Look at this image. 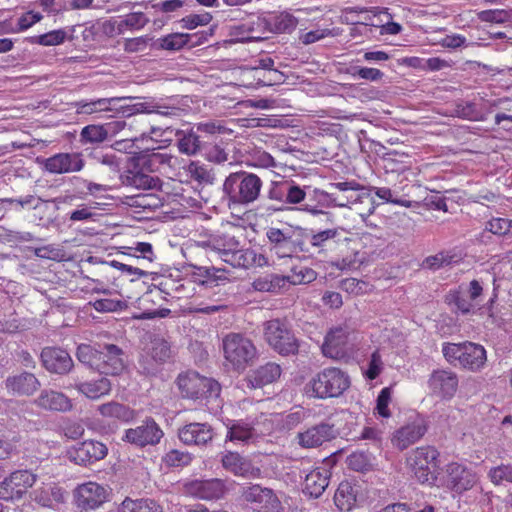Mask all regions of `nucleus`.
<instances>
[{
	"label": "nucleus",
	"instance_id": "obj_1",
	"mask_svg": "<svg viewBox=\"0 0 512 512\" xmlns=\"http://www.w3.org/2000/svg\"><path fill=\"white\" fill-rule=\"evenodd\" d=\"M350 386V378L339 368L329 367L317 373L306 384L308 396L326 399L342 395Z\"/></svg>",
	"mask_w": 512,
	"mask_h": 512
},
{
	"label": "nucleus",
	"instance_id": "obj_2",
	"mask_svg": "<svg viewBox=\"0 0 512 512\" xmlns=\"http://www.w3.org/2000/svg\"><path fill=\"white\" fill-rule=\"evenodd\" d=\"M439 453L431 446H421L411 451L406 458V465L411 475L423 485L432 486L437 477Z\"/></svg>",
	"mask_w": 512,
	"mask_h": 512
},
{
	"label": "nucleus",
	"instance_id": "obj_3",
	"mask_svg": "<svg viewBox=\"0 0 512 512\" xmlns=\"http://www.w3.org/2000/svg\"><path fill=\"white\" fill-rule=\"evenodd\" d=\"M262 187L260 178L251 173L236 172L230 174L224 181L223 191L231 201L247 204L254 202Z\"/></svg>",
	"mask_w": 512,
	"mask_h": 512
},
{
	"label": "nucleus",
	"instance_id": "obj_4",
	"mask_svg": "<svg viewBox=\"0 0 512 512\" xmlns=\"http://www.w3.org/2000/svg\"><path fill=\"white\" fill-rule=\"evenodd\" d=\"M226 362L235 370H244L256 355L252 341L241 334L231 333L223 339Z\"/></svg>",
	"mask_w": 512,
	"mask_h": 512
},
{
	"label": "nucleus",
	"instance_id": "obj_5",
	"mask_svg": "<svg viewBox=\"0 0 512 512\" xmlns=\"http://www.w3.org/2000/svg\"><path fill=\"white\" fill-rule=\"evenodd\" d=\"M177 386L182 396L190 399L218 397L220 393L218 382L193 371L180 374Z\"/></svg>",
	"mask_w": 512,
	"mask_h": 512
},
{
	"label": "nucleus",
	"instance_id": "obj_6",
	"mask_svg": "<svg viewBox=\"0 0 512 512\" xmlns=\"http://www.w3.org/2000/svg\"><path fill=\"white\" fill-rule=\"evenodd\" d=\"M111 489L108 485L88 481L79 484L73 491L75 505L84 511L96 510L109 500Z\"/></svg>",
	"mask_w": 512,
	"mask_h": 512
},
{
	"label": "nucleus",
	"instance_id": "obj_7",
	"mask_svg": "<svg viewBox=\"0 0 512 512\" xmlns=\"http://www.w3.org/2000/svg\"><path fill=\"white\" fill-rule=\"evenodd\" d=\"M479 475L472 469L457 462H451L445 467L444 486L453 495H462L479 484Z\"/></svg>",
	"mask_w": 512,
	"mask_h": 512
},
{
	"label": "nucleus",
	"instance_id": "obj_8",
	"mask_svg": "<svg viewBox=\"0 0 512 512\" xmlns=\"http://www.w3.org/2000/svg\"><path fill=\"white\" fill-rule=\"evenodd\" d=\"M241 496L253 505L254 512H284L279 496L270 488L253 484L244 487Z\"/></svg>",
	"mask_w": 512,
	"mask_h": 512
},
{
	"label": "nucleus",
	"instance_id": "obj_9",
	"mask_svg": "<svg viewBox=\"0 0 512 512\" xmlns=\"http://www.w3.org/2000/svg\"><path fill=\"white\" fill-rule=\"evenodd\" d=\"M264 335L268 344L280 354H293L298 349L294 335L279 320L268 321L265 324Z\"/></svg>",
	"mask_w": 512,
	"mask_h": 512
},
{
	"label": "nucleus",
	"instance_id": "obj_10",
	"mask_svg": "<svg viewBox=\"0 0 512 512\" xmlns=\"http://www.w3.org/2000/svg\"><path fill=\"white\" fill-rule=\"evenodd\" d=\"M163 435L159 425L153 419H147L142 425L127 429L122 439L138 447H145L158 444Z\"/></svg>",
	"mask_w": 512,
	"mask_h": 512
},
{
	"label": "nucleus",
	"instance_id": "obj_11",
	"mask_svg": "<svg viewBox=\"0 0 512 512\" xmlns=\"http://www.w3.org/2000/svg\"><path fill=\"white\" fill-rule=\"evenodd\" d=\"M483 287L477 280H472L468 284H462L458 289L450 291L447 300L454 304L458 310L463 313L470 312L482 295Z\"/></svg>",
	"mask_w": 512,
	"mask_h": 512
},
{
	"label": "nucleus",
	"instance_id": "obj_12",
	"mask_svg": "<svg viewBox=\"0 0 512 512\" xmlns=\"http://www.w3.org/2000/svg\"><path fill=\"white\" fill-rule=\"evenodd\" d=\"M428 388L436 397L444 400L451 399L458 388V377L450 370H434L429 376Z\"/></svg>",
	"mask_w": 512,
	"mask_h": 512
},
{
	"label": "nucleus",
	"instance_id": "obj_13",
	"mask_svg": "<svg viewBox=\"0 0 512 512\" xmlns=\"http://www.w3.org/2000/svg\"><path fill=\"white\" fill-rule=\"evenodd\" d=\"M44 169L51 174H65L81 171L84 161L77 153H58L44 160Z\"/></svg>",
	"mask_w": 512,
	"mask_h": 512
},
{
	"label": "nucleus",
	"instance_id": "obj_14",
	"mask_svg": "<svg viewBox=\"0 0 512 512\" xmlns=\"http://www.w3.org/2000/svg\"><path fill=\"white\" fill-rule=\"evenodd\" d=\"M41 360L47 371L59 375L69 373L74 366L69 353L56 347L44 348L41 352Z\"/></svg>",
	"mask_w": 512,
	"mask_h": 512
},
{
	"label": "nucleus",
	"instance_id": "obj_15",
	"mask_svg": "<svg viewBox=\"0 0 512 512\" xmlns=\"http://www.w3.org/2000/svg\"><path fill=\"white\" fill-rule=\"evenodd\" d=\"M239 231V228L233 227L231 232L212 235L206 241H202L200 245L217 252L220 258L226 262V259L240 246L239 237L235 233Z\"/></svg>",
	"mask_w": 512,
	"mask_h": 512
},
{
	"label": "nucleus",
	"instance_id": "obj_16",
	"mask_svg": "<svg viewBox=\"0 0 512 512\" xmlns=\"http://www.w3.org/2000/svg\"><path fill=\"white\" fill-rule=\"evenodd\" d=\"M221 462L225 470L238 477L255 479L261 475L259 467H256L250 459L236 452H226L222 456Z\"/></svg>",
	"mask_w": 512,
	"mask_h": 512
},
{
	"label": "nucleus",
	"instance_id": "obj_17",
	"mask_svg": "<svg viewBox=\"0 0 512 512\" xmlns=\"http://www.w3.org/2000/svg\"><path fill=\"white\" fill-rule=\"evenodd\" d=\"M124 367L123 351L118 346L106 344L101 347L96 371L105 375H118Z\"/></svg>",
	"mask_w": 512,
	"mask_h": 512
},
{
	"label": "nucleus",
	"instance_id": "obj_18",
	"mask_svg": "<svg viewBox=\"0 0 512 512\" xmlns=\"http://www.w3.org/2000/svg\"><path fill=\"white\" fill-rule=\"evenodd\" d=\"M336 437L333 425L320 423L297 434L298 444L302 448H316Z\"/></svg>",
	"mask_w": 512,
	"mask_h": 512
},
{
	"label": "nucleus",
	"instance_id": "obj_19",
	"mask_svg": "<svg viewBox=\"0 0 512 512\" xmlns=\"http://www.w3.org/2000/svg\"><path fill=\"white\" fill-rule=\"evenodd\" d=\"M34 404L45 411L51 412H69L73 409L72 400L63 392L53 389L41 390Z\"/></svg>",
	"mask_w": 512,
	"mask_h": 512
},
{
	"label": "nucleus",
	"instance_id": "obj_20",
	"mask_svg": "<svg viewBox=\"0 0 512 512\" xmlns=\"http://www.w3.org/2000/svg\"><path fill=\"white\" fill-rule=\"evenodd\" d=\"M107 451L105 444L94 440H86L70 451V457L75 463L86 465L103 459L107 455Z\"/></svg>",
	"mask_w": 512,
	"mask_h": 512
},
{
	"label": "nucleus",
	"instance_id": "obj_21",
	"mask_svg": "<svg viewBox=\"0 0 512 512\" xmlns=\"http://www.w3.org/2000/svg\"><path fill=\"white\" fill-rule=\"evenodd\" d=\"M186 491L202 500H214L223 497L226 488L220 479L194 480L186 485Z\"/></svg>",
	"mask_w": 512,
	"mask_h": 512
},
{
	"label": "nucleus",
	"instance_id": "obj_22",
	"mask_svg": "<svg viewBox=\"0 0 512 512\" xmlns=\"http://www.w3.org/2000/svg\"><path fill=\"white\" fill-rule=\"evenodd\" d=\"M178 437L186 445H205L213 439V430L206 423H190L179 429Z\"/></svg>",
	"mask_w": 512,
	"mask_h": 512
},
{
	"label": "nucleus",
	"instance_id": "obj_23",
	"mask_svg": "<svg viewBox=\"0 0 512 512\" xmlns=\"http://www.w3.org/2000/svg\"><path fill=\"white\" fill-rule=\"evenodd\" d=\"M331 473L326 466H318L310 470L304 479L303 491L311 497L318 498L329 484Z\"/></svg>",
	"mask_w": 512,
	"mask_h": 512
},
{
	"label": "nucleus",
	"instance_id": "obj_24",
	"mask_svg": "<svg viewBox=\"0 0 512 512\" xmlns=\"http://www.w3.org/2000/svg\"><path fill=\"white\" fill-rule=\"evenodd\" d=\"M6 389L13 395H31L40 386L36 376L29 372H21L9 376L5 381Z\"/></svg>",
	"mask_w": 512,
	"mask_h": 512
},
{
	"label": "nucleus",
	"instance_id": "obj_25",
	"mask_svg": "<svg viewBox=\"0 0 512 512\" xmlns=\"http://www.w3.org/2000/svg\"><path fill=\"white\" fill-rule=\"evenodd\" d=\"M426 428L422 421H414L398 429L392 438V443L397 448L404 450L417 442L424 434Z\"/></svg>",
	"mask_w": 512,
	"mask_h": 512
},
{
	"label": "nucleus",
	"instance_id": "obj_26",
	"mask_svg": "<svg viewBox=\"0 0 512 512\" xmlns=\"http://www.w3.org/2000/svg\"><path fill=\"white\" fill-rule=\"evenodd\" d=\"M226 263L236 268H250L253 266H266L268 265V260L262 253H258L253 249H242L239 246L233 254L226 259Z\"/></svg>",
	"mask_w": 512,
	"mask_h": 512
},
{
	"label": "nucleus",
	"instance_id": "obj_27",
	"mask_svg": "<svg viewBox=\"0 0 512 512\" xmlns=\"http://www.w3.org/2000/svg\"><path fill=\"white\" fill-rule=\"evenodd\" d=\"M487 360L486 350L483 346L472 343H463V352L461 357L460 365L471 371L481 370Z\"/></svg>",
	"mask_w": 512,
	"mask_h": 512
},
{
	"label": "nucleus",
	"instance_id": "obj_28",
	"mask_svg": "<svg viewBox=\"0 0 512 512\" xmlns=\"http://www.w3.org/2000/svg\"><path fill=\"white\" fill-rule=\"evenodd\" d=\"M281 375V368L278 364L267 363L252 371L247 377L248 387L261 388L273 383Z\"/></svg>",
	"mask_w": 512,
	"mask_h": 512
},
{
	"label": "nucleus",
	"instance_id": "obj_29",
	"mask_svg": "<svg viewBox=\"0 0 512 512\" xmlns=\"http://www.w3.org/2000/svg\"><path fill=\"white\" fill-rule=\"evenodd\" d=\"M347 343V333L342 328L331 330L325 337L322 345L323 354L330 358H340L345 353Z\"/></svg>",
	"mask_w": 512,
	"mask_h": 512
},
{
	"label": "nucleus",
	"instance_id": "obj_30",
	"mask_svg": "<svg viewBox=\"0 0 512 512\" xmlns=\"http://www.w3.org/2000/svg\"><path fill=\"white\" fill-rule=\"evenodd\" d=\"M74 388L85 397L97 400L110 393L111 382L109 379L102 377L97 380L75 383Z\"/></svg>",
	"mask_w": 512,
	"mask_h": 512
},
{
	"label": "nucleus",
	"instance_id": "obj_31",
	"mask_svg": "<svg viewBox=\"0 0 512 512\" xmlns=\"http://www.w3.org/2000/svg\"><path fill=\"white\" fill-rule=\"evenodd\" d=\"M120 181L124 186L137 189H151L156 186L158 179L141 172L133 163L132 168H128L120 175Z\"/></svg>",
	"mask_w": 512,
	"mask_h": 512
},
{
	"label": "nucleus",
	"instance_id": "obj_32",
	"mask_svg": "<svg viewBox=\"0 0 512 512\" xmlns=\"http://www.w3.org/2000/svg\"><path fill=\"white\" fill-rule=\"evenodd\" d=\"M358 488L349 481H342L334 495L335 505L342 511H351L357 502Z\"/></svg>",
	"mask_w": 512,
	"mask_h": 512
},
{
	"label": "nucleus",
	"instance_id": "obj_33",
	"mask_svg": "<svg viewBox=\"0 0 512 512\" xmlns=\"http://www.w3.org/2000/svg\"><path fill=\"white\" fill-rule=\"evenodd\" d=\"M266 15L270 33H286L293 31L298 21L288 12H269Z\"/></svg>",
	"mask_w": 512,
	"mask_h": 512
},
{
	"label": "nucleus",
	"instance_id": "obj_34",
	"mask_svg": "<svg viewBox=\"0 0 512 512\" xmlns=\"http://www.w3.org/2000/svg\"><path fill=\"white\" fill-rule=\"evenodd\" d=\"M237 30H245L247 32V36H241L238 38V41L240 42L263 40L266 38V33H270L268 30L266 15L259 16L255 20L238 26Z\"/></svg>",
	"mask_w": 512,
	"mask_h": 512
},
{
	"label": "nucleus",
	"instance_id": "obj_35",
	"mask_svg": "<svg viewBox=\"0 0 512 512\" xmlns=\"http://www.w3.org/2000/svg\"><path fill=\"white\" fill-rule=\"evenodd\" d=\"M98 411L104 418L118 420L121 422H129L136 417L134 410L126 405L114 401L98 406Z\"/></svg>",
	"mask_w": 512,
	"mask_h": 512
},
{
	"label": "nucleus",
	"instance_id": "obj_36",
	"mask_svg": "<svg viewBox=\"0 0 512 512\" xmlns=\"http://www.w3.org/2000/svg\"><path fill=\"white\" fill-rule=\"evenodd\" d=\"M35 501L43 507H54L64 501V491L55 484H47L35 490Z\"/></svg>",
	"mask_w": 512,
	"mask_h": 512
},
{
	"label": "nucleus",
	"instance_id": "obj_37",
	"mask_svg": "<svg viewBox=\"0 0 512 512\" xmlns=\"http://www.w3.org/2000/svg\"><path fill=\"white\" fill-rule=\"evenodd\" d=\"M35 481L36 475L28 470L15 471L9 476V483L16 499L21 498Z\"/></svg>",
	"mask_w": 512,
	"mask_h": 512
},
{
	"label": "nucleus",
	"instance_id": "obj_38",
	"mask_svg": "<svg viewBox=\"0 0 512 512\" xmlns=\"http://www.w3.org/2000/svg\"><path fill=\"white\" fill-rule=\"evenodd\" d=\"M228 429L226 440L231 442H247L254 436L253 428L242 421L228 419L224 423Z\"/></svg>",
	"mask_w": 512,
	"mask_h": 512
},
{
	"label": "nucleus",
	"instance_id": "obj_39",
	"mask_svg": "<svg viewBox=\"0 0 512 512\" xmlns=\"http://www.w3.org/2000/svg\"><path fill=\"white\" fill-rule=\"evenodd\" d=\"M118 512H163L160 505L151 499L126 498L120 504Z\"/></svg>",
	"mask_w": 512,
	"mask_h": 512
},
{
	"label": "nucleus",
	"instance_id": "obj_40",
	"mask_svg": "<svg viewBox=\"0 0 512 512\" xmlns=\"http://www.w3.org/2000/svg\"><path fill=\"white\" fill-rule=\"evenodd\" d=\"M252 285L256 291L278 293L287 288V280L284 276L267 275L257 278Z\"/></svg>",
	"mask_w": 512,
	"mask_h": 512
},
{
	"label": "nucleus",
	"instance_id": "obj_41",
	"mask_svg": "<svg viewBox=\"0 0 512 512\" xmlns=\"http://www.w3.org/2000/svg\"><path fill=\"white\" fill-rule=\"evenodd\" d=\"M176 137L177 146L180 153L192 156L199 151L200 140L198 135L194 131H177Z\"/></svg>",
	"mask_w": 512,
	"mask_h": 512
},
{
	"label": "nucleus",
	"instance_id": "obj_42",
	"mask_svg": "<svg viewBox=\"0 0 512 512\" xmlns=\"http://www.w3.org/2000/svg\"><path fill=\"white\" fill-rule=\"evenodd\" d=\"M120 100V98H99L97 100H81L75 103L77 113L93 114L102 111H110L111 104Z\"/></svg>",
	"mask_w": 512,
	"mask_h": 512
},
{
	"label": "nucleus",
	"instance_id": "obj_43",
	"mask_svg": "<svg viewBox=\"0 0 512 512\" xmlns=\"http://www.w3.org/2000/svg\"><path fill=\"white\" fill-rule=\"evenodd\" d=\"M266 236L270 243L273 245L271 251L274 252L279 258H284L287 254L280 253L281 248H285L291 242V234L287 233L279 228L270 227Z\"/></svg>",
	"mask_w": 512,
	"mask_h": 512
},
{
	"label": "nucleus",
	"instance_id": "obj_44",
	"mask_svg": "<svg viewBox=\"0 0 512 512\" xmlns=\"http://www.w3.org/2000/svg\"><path fill=\"white\" fill-rule=\"evenodd\" d=\"M340 228H330L313 233L310 237V245L317 249L318 252L325 251L331 241L340 236Z\"/></svg>",
	"mask_w": 512,
	"mask_h": 512
},
{
	"label": "nucleus",
	"instance_id": "obj_45",
	"mask_svg": "<svg viewBox=\"0 0 512 512\" xmlns=\"http://www.w3.org/2000/svg\"><path fill=\"white\" fill-rule=\"evenodd\" d=\"M192 458V455L187 451L171 449L162 457V463L168 468H179L188 466Z\"/></svg>",
	"mask_w": 512,
	"mask_h": 512
},
{
	"label": "nucleus",
	"instance_id": "obj_46",
	"mask_svg": "<svg viewBox=\"0 0 512 512\" xmlns=\"http://www.w3.org/2000/svg\"><path fill=\"white\" fill-rule=\"evenodd\" d=\"M374 457L370 453L353 452L347 457V465L349 468L358 471L366 472L372 469Z\"/></svg>",
	"mask_w": 512,
	"mask_h": 512
},
{
	"label": "nucleus",
	"instance_id": "obj_47",
	"mask_svg": "<svg viewBox=\"0 0 512 512\" xmlns=\"http://www.w3.org/2000/svg\"><path fill=\"white\" fill-rule=\"evenodd\" d=\"M317 277V273L305 266L294 267L291 270V273L284 278L287 280V286L289 284L292 285H301L313 282Z\"/></svg>",
	"mask_w": 512,
	"mask_h": 512
},
{
	"label": "nucleus",
	"instance_id": "obj_48",
	"mask_svg": "<svg viewBox=\"0 0 512 512\" xmlns=\"http://www.w3.org/2000/svg\"><path fill=\"white\" fill-rule=\"evenodd\" d=\"M149 355L152 360L158 364L166 362L171 356V349L164 339H154L151 341Z\"/></svg>",
	"mask_w": 512,
	"mask_h": 512
},
{
	"label": "nucleus",
	"instance_id": "obj_49",
	"mask_svg": "<svg viewBox=\"0 0 512 512\" xmlns=\"http://www.w3.org/2000/svg\"><path fill=\"white\" fill-rule=\"evenodd\" d=\"M191 35L185 33H172L160 38L159 46L164 50L176 51L189 43Z\"/></svg>",
	"mask_w": 512,
	"mask_h": 512
},
{
	"label": "nucleus",
	"instance_id": "obj_50",
	"mask_svg": "<svg viewBox=\"0 0 512 512\" xmlns=\"http://www.w3.org/2000/svg\"><path fill=\"white\" fill-rule=\"evenodd\" d=\"M99 354L100 350L92 347L91 345L80 344L77 348L76 357L81 363L97 370Z\"/></svg>",
	"mask_w": 512,
	"mask_h": 512
},
{
	"label": "nucleus",
	"instance_id": "obj_51",
	"mask_svg": "<svg viewBox=\"0 0 512 512\" xmlns=\"http://www.w3.org/2000/svg\"><path fill=\"white\" fill-rule=\"evenodd\" d=\"M108 129L103 125H88L81 131V138L85 142L100 143L106 140Z\"/></svg>",
	"mask_w": 512,
	"mask_h": 512
},
{
	"label": "nucleus",
	"instance_id": "obj_52",
	"mask_svg": "<svg viewBox=\"0 0 512 512\" xmlns=\"http://www.w3.org/2000/svg\"><path fill=\"white\" fill-rule=\"evenodd\" d=\"M485 228L498 236L512 235V220L503 217L492 218L486 223Z\"/></svg>",
	"mask_w": 512,
	"mask_h": 512
},
{
	"label": "nucleus",
	"instance_id": "obj_53",
	"mask_svg": "<svg viewBox=\"0 0 512 512\" xmlns=\"http://www.w3.org/2000/svg\"><path fill=\"white\" fill-rule=\"evenodd\" d=\"M66 37V32L62 29H58L36 36L32 39V42L43 46H56L62 44Z\"/></svg>",
	"mask_w": 512,
	"mask_h": 512
},
{
	"label": "nucleus",
	"instance_id": "obj_54",
	"mask_svg": "<svg viewBox=\"0 0 512 512\" xmlns=\"http://www.w3.org/2000/svg\"><path fill=\"white\" fill-rule=\"evenodd\" d=\"M457 261L458 259L455 254H451L450 252H441L436 255L427 257L423 265L426 268L436 270L445 265L456 263Z\"/></svg>",
	"mask_w": 512,
	"mask_h": 512
},
{
	"label": "nucleus",
	"instance_id": "obj_55",
	"mask_svg": "<svg viewBox=\"0 0 512 512\" xmlns=\"http://www.w3.org/2000/svg\"><path fill=\"white\" fill-rule=\"evenodd\" d=\"M340 288L353 295H362L371 291V285L356 278H346L340 282Z\"/></svg>",
	"mask_w": 512,
	"mask_h": 512
},
{
	"label": "nucleus",
	"instance_id": "obj_56",
	"mask_svg": "<svg viewBox=\"0 0 512 512\" xmlns=\"http://www.w3.org/2000/svg\"><path fill=\"white\" fill-rule=\"evenodd\" d=\"M120 22L123 32L125 33L127 30H139L143 28L147 24L148 19L144 13L135 12L124 16L120 19Z\"/></svg>",
	"mask_w": 512,
	"mask_h": 512
},
{
	"label": "nucleus",
	"instance_id": "obj_57",
	"mask_svg": "<svg viewBox=\"0 0 512 512\" xmlns=\"http://www.w3.org/2000/svg\"><path fill=\"white\" fill-rule=\"evenodd\" d=\"M477 17L482 22L502 24L510 20L511 16L504 9L483 10L477 13Z\"/></svg>",
	"mask_w": 512,
	"mask_h": 512
},
{
	"label": "nucleus",
	"instance_id": "obj_58",
	"mask_svg": "<svg viewBox=\"0 0 512 512\" xmlns=\"http://www.w3.org/2000/svg\"><path fill=\"white\" fill-rule=\"evenodd\" d=\"M456 114L458 117L472 121H483L486 118L485 114L482 111L477 110L476 105L471 102L458 104L456 107Z\"/></svg>",
	"mask_w": 512,
	"mask_h": 512
},
{
	"label": "nucleus",
	"instance_id": "obj_59",
	"mask_svg": "<svg viewBox=\"0 0 512 512\" xmlns=\"http://www.w3.org/2000/svg\"><path fill=\"white\" fill-rule=\"evenodd\" d=\"M392 398V389L391 387L383 388L376 400L375 413L383 418H389L391 416V412L389 409V404Z\"/></svg>",
	"mask_w": 512,
	"mask_h": 512
},
{
	"label": "nucleus",
	"instance_id": "obj_60",
	"mask_svg": "<svg viewBox=\"0 0 512 512\" xmlns=\"http://www.w3.org/2000/svg\"><path fill=\"white\" fill-rule=\"evenodd\" d=\"M211 20V14L208 12H204L201 14L187 15L180 20V23L182 28L192 30L197 28L198 26H205L209 24Z\"/></svg>",
	"mask_w": 512,
	"mask_h": 512
},
{
	"label": "nucleus",
	"instance_id": "obj_61",
	"mask_svg": "<svg viewBox=\"0 0 512 512\" xmlns=\"http://www.w3.org/2000/svg\"><path fill=\"white\" fill-rule=\"evenodd\" d=\"M488 477L495 485L501 484L503 481L512 483V466L500 465L493 467L488 472Z\"/></svg>",
	"mask_w": 512,
	"mask_h": 512
},
{
	"label": "nucleus",
	"instance_id": "obj_62",
	"mask_svg": "<svg viewBox=\"0 0 512 512\" xmlns=\"http://www.w3.org/2000/svg\"><path fill=\"white\" fill-rule=\"evenodd\" d=\"M96 29L98 33H101L108 37H113L124 33L120 20L109 19L102 22H98L96 24Z\"/></svg>",
	"mask_w": 512,
	"mask_h": 512
},
{
	"label": "nucleus",
	"instance_id": "obj_63",
	"mask_svg": "<svg viewBox=\"0 0 512 512\" xmlns=\"http://www.w3.org/2000/svg\"><path fill=\"white\" fill-rule=\"evenodd\" d=\"M463 352V343L455 344V343H445L442 347V353L445 359L451 363H458L460 365L461 357Z\"/></svg>",
	"mask_w": 512,
	"mask_h": 512
},
{
	"label": "nucleus",
	"instance_id": "obj_64",
	"mask_svg": "<svg viewBox=\"0 0 512 512\" xmlns=\"http://www.w3.org/2000/svg\"><path fill=\"white\" fill-rule=\"evenodd\" d=\"M383 370V361L378 351L372 353L366 377L370 380L376 379Z\"/></svg>",
	"mask_w": 512,
	"mask_h": 512
}]
</instances>
